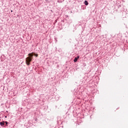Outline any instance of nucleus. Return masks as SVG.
<instances>
[{
  "mask_svg": "<svg viewBox=\"0 0 128 128\" xmlns=\"http://www.w3.org/2000/svg\"><path fill=\"white\" fill-rule=\"evenodd\" d=\"M32 58L30 57H28L26 58V62L27 66H30V62H32Z\"/></svg>",
  "mask_w": 128,
  "mask_h": 128,
  "instance_id": "1",
  "label": "nucleus"
},
{
  "mask_svg": "<svg viewBox=\"0 0 128 128\" xmlns=\"http://www.w3.org/2000/svg\"><path fill=\"white\" fill-rule=\"evenodd\" d=\"M78 58H80V56H78L77 57H76L74 60V62H78Z\"/></svg>",
  "mask_w": 128,
  "mask_h": 128,
  "instance_id": "2",
  "label": "nucleus"
},
{
  "mask_svg": "<svg viewBox=\"0 0 128 128\" xmlns=\"http://www.w3.org/2000/svg\"><path fill=\"white\" fill-rule=\"evenodd\" d=\"M0 126H4V122H0Z\"/></svg>",
  "mask_w": 128,
  "mask_h": 128,
  "instance_id": "3",
  "label": "nucleus"
},
{
  "mask_svg": "<svg viewBox=\"0 0 128 128\" xmlns=\"http://www.w3.org/2000/svg\"><path fill=\"white\" fill-rule=\"evenodd\" d=\"M64 2V0H58V2L59 4L62 2Z\"/></svg>",
  "mask_w": 128,
  "mask_h": 128,
  "instance_id": "4",
  "label": "nucleus"
},
{
  "mask_svg": "<svg viewBox=\"0 0 128 128\" xmlns=\"http://www.w3.org/2000/svg\"><path fill=\"white\" fill-rule=\"evenodd\" d=\"M84 4L85 6H88V2L87 0H85Z\"/></svg>",
  "mask_w": 128,
  "mask_h": 128,
  "instance_id": "5",
  "label": "nucleus"
},
{
  "mask_svg": "<svg viewBox=\"0 0 128 128\" xmlns=\"http://www.w3.org/2000/svg\"><path fill=\"white\" fill-rule=\"evenodd\" d=\"M28 56H31V58H32V56H34V54H28Z\"/></svg>",
  "mask_w": 128,
  "mask_h": 128,
  "instance_id": "6",
  "label": "nucleus"
},
{
  "mask_svg": "<svg viewBox=\"0 0 128 128\" xmlns=\"http://www.w3.org/2000/svg\"><path fill=\"white\" fill-rule=\"evenodd\" d=\"M46 2H50V0H45Z\"/></svg>",
  "mask_w": 128,
  "mask_h": 128,
  "instance_id": "7",
  "label": "nucleus"
},
{
  "mask_svg": "<svg viewBox=\"0 0 128 128\" xmlns=\"http://www.w3.org/2000/svg\"><path fill=\"white\" fill-rule=\"evenodd\" d=\"M34 56H35L36 58H38V54H34Z\"/></svg>",
  "mask_w": 128,
  "mask_h": 128,
  "instance_id": "8",
  "label": "nucleus"
},
{
  "mask_svg": "<svg viewBox=\"0 0 128 128\" xmlns=\"http://www.w3.org/2000/svg\"><path fill=\"white\" fill-rule=\"evenodd\" d=\"M5 123L6 124V126H8V122H5Z\"/></svg>",
  "mask_w": 128,
  "mask_h": 128,
  "instance_id": "9",
  "label": "nucleus"
},
{
  "mask_svg": "<svg viewBox=\"0 0 128 128\" xmlns=\"http://www.w3.org/2000/svg\"><path fill=\"white\" fill-rule=\"evenodd\" d=\"M11 12H12V10H11Z\"/></svg>",
  "mask_w": 128,
  "mask_h": 128,
  "instance_id": "10",
  "label": "nucleus"
},
{
  "mask_svg": "<svg viewBox=\"0 0 128 128\" xmlns=\"http://www.w3.org/2000/svg\"><path fill=\"white\" fill-rule=\"evenodd\" d=\"M5 118H6V116Z\"/></svg>",
  "mask_w": 128,
  "mask_h": 128,
  "instance_id": "11",
  "label": "nucleus"
}]
</instances>
